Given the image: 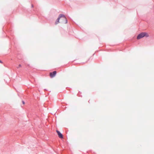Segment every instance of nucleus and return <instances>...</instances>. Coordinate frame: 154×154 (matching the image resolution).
<instances>
[{"instance_id": "nucleus-1", "label": "nucleus", "mask_w": 154, "mask_h": 154, "mask_svg": "<svg viewBox=\"0 0 154 154\" xmlns=\"http://www.w3.org/2000/svg\"><path fill=\"white\" fill-rule=\"evenodd\" d=\"M67 20L65 16L63 14H60L59 17L55 23L57 25L59 23L63 24H66L67 23Z\"/></svg>"}, {"instance_id": "nucleus-2", "label": "nucleus", "mask_w": 154, "mask_h": 154, "mask_svg": "<svg viewBox=\"0 0 154 154\" xmlns=\"http://www.w3.org/2000/svg\"><path fill=\"white\" fill-rule=\"evenodd\" d=\"M144 36L148 37L149 36V35L146 32H142L138 35L137 37V39H139Z\"/></svg>"}, {"instance_id": "nucleus-3", "label": "nucleus", "mask_w": 154, "mask_h": 154, "mask_svg": "<svg viewBox=\"0 0 154 154\" xmlns=\"http://www.w3.org/2000/svg\"><path fill=\"white\" fill-rule=\"evenodd\" d=\"M57 73L56 71H54L50 73V76L51 78H53L55 76Z\"/></svg>"}, {"instance_id": "nucleus-4", "label": "nucleus", "mask_w": 154, "mask_h": 154, "mask_svg": "<svg viewBox=\"0 0 154 154\" xmlns=\"http://www.w3.org/2000/svg\"><path fill=\"white\" fill-rule=\"evenodd\" d=\"M56 131L59 137L60 138H63V137L62 134L59 131L57 130Z\"/></svg>"}, {"instance_id": "nucleus-5", "label": "nucleus", "mask_w": 154, "mask_h": 154, "mask_svg": "<svg viewBox=\"0 0 154 154\" xmlns=\"http://www.w3.org/2000/svg\"><path fill=\"white\" fill-rule=\"evenodd\" d=\"M21 67V65L20 64H19L18 66V68Z\"/></svg>"}, {"instance_id": "nucleus-6", "label": "nucleus", "mask_w": 154, "mask_h": 154, "mask_svg": "<svg viewBox=\"0 0 154 154\" xmlns=\"http://www.w3.org/2000/svg\"><path fill=\"white\" fill-rule=\"evenodd\" d=\"M22 103H23V104H25V103H24V101H22Z\"/></svg>"}, {"instance_id": "nucleus-7", "label": "nucleus", "mask_w": 154, "mask_h": 154, "mask_svg": "<svg viewBox=\"0 0 154 154\" xmlns=\"http://www.w3.org/2000/svg\"><path fill=\"white\" fill-rule=\"evenodd\" d=\"M0 63H2V61H1L0 60Z\"/></svg>"}]
</instances>
